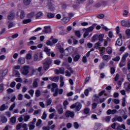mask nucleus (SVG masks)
I'll return each instance as SVG.
<instances>
[{"label":"nucleus","mask_w":130,"mask_h":130,"mask_svg":"<svg viewBox=\"0 0 130 130\" xmlns=\"http://www.w3.org/2000/svg\"><path fill=\"white\" fill-rule=\"evenodd\" d=\"M26 107H32V101H30L29 102L26 104Z\"/></svg>","instance_id":"56"},{"label":"nucleus","mask_w":130,"mask_h":130,"mask_svg":"<svg viewBox=\"0 0 130 130\" xmlns=\"http://www.w3.org/2000/svg\"><path fill=\"white\" fill-rule=\"evenodd\" d=\"M43 54H42V53L41 52H38L36 53L34 55V59L35 61H39V60H40L41 58H42Z\"/></svg>","instance_id":"4"},{"label":"nucleus","mask_w":130,"mask_h":130,"mask_svg":"<svg viewBox=\"0 0 130 130\" xmlns=\"http://www.w3.org/2000/svg\"><path fill=\"white\" fill-rule=\"evenodd\" d=\"M97 17L98 18H99V19H103V18L105 17V15H104V14H101L98 15Z\"/></svg>","instance_id":"61"},{"label":"nucleus","mask_w":130,"mask_h":130,"mask_svg":"<svg viewBox=\"0 0 130 130\" xmlns=\"http://www.w3.org/2000/svg\"><path fill=\"white\" fill-rule=\"evenodd\" d=\"M43 15V13L42 12H39L37 14H36V17L37 18H40L41 16Z\"/></svg>","instance_id":"57"},{"label":"nucleus","mask_w":130,"mask_h":130,"mask_svg":"<svg viewBox=\"0 0 130 130\" xmlns=\"http://www.w3.org/2000/svg\"><path fill=\"white\" fill-rule=\"evenodd\" d=\"M18 62L21 64H23V63H25V58L20 57L18 59Z\"/></svg>","instance_id":"28"},{"label":"nucleus","mask_w":130,"mask_h":130,"mask_svg":"<svg viewBox=\"0 0 130 130\" xmlns=\"http://www.w3.org/2000/svg\"><path fill=\"white\" fill-rule=\"evenodd\" d=\"M28 18H29V19H32L33 17H34V12H31L27 14Z\"/></svg>","instance_id":"48"},{"label":"nucleus","mask_w":130,"mask_h":130,"mask_svg":"<svg viewBox=\"0 0 130 130\" xmlns=\"http://www.w3.org/2000/svg\"><path fill=\"white\" fill-rule=\"evenodd\" d=\"M69 31L66 29H63L60 31V35H66V34H68Z\"/></svg>","instance_id":"37"},{"label":"nucleus","mask_w":130,"mask_h":130,"mask_svg":"<svg viewBox=\"0 0 130 130\" xmlns=\"http://www.w3.org/2000/svg\"><path fill=\"white\" fill-rule=\"evenodd\" d=\"M8 19L10 21H12V20H14V19H15V13H10L8 16Z\"/></svg>","instance_id":"18"},{"label":"nucleus","mask_w":130,"mask_h":130,"mask_svg":"<svg viewBox=\"0 0 130 130\" xmlns=\"http://www.w3.org/2000/svg\"><path fill=\"white\" fill-rule=\"evenodd\" d=\"M63 21L64 23H68L69 21H70V18L69 17H64L63 18Z\"/></svg>","instance_id":"59"},{"label":"nucleus","mask_w":130,"mask_h":130,"mask_svg":"<svg viewBox=\"0 0 130 130\" xmlns=\"http://www.w3.org/2000/svg\"><path fill=\"white\" fill-rule=\"evenodd\" d=\"M55 73L56 75H59V74L63 75L64 74V68H60L59 70L56 69L55 70Z\"/></svg>","instance_id":"7"},{"label":"nucleus","mask_w":130,"mask_h":130,"mask_svg":"<svg viewBox=\"0 0 130 130\" xmlns=\"http://www.w3.org/2000/svg\"><path fill=\"white\" fill-rule=\"evenodd\" d=\"M122 26L123 27H130V20H122L121 21Z\"/></svg>","instance_id":"6"},{"label":"nucleus","mask_w":130,"mask_h":130,"mask_svg":"<svg viewBox=\"0 0 130 130\" xmlns=\"http://www.w3.org/2000/svg\"><path fill=\"white\" fill-rule=\"evenodd\" d=\"M97 40H98V35H94L92 38V42H95V41H97Z\"/></svg>","instance_id":"35"},{"label":"nucleus","mask_w":130,"mask_h":130,"mask_svg":"<svg viewBox=\"0 0 130 130\" xmlns=\"http://www.w3.org/2000/svg\"><path fill=\"white\" fill-rule=\"evenodd\" d=\"M126 101V100L125 98H123L122 101V106H123V107H125V106H126V104L125 103Z\"/></svg>","instance_id":"39"},{"label":"nucleus","mask_w":130,"mask_h":130,"mask_svg":"<svg viewBox=\"0 0 130 130\" xmlns=\"http://www.w3.org/2000/svg\"><path fill=\"white\" fill-rule=\"evenodd\" d=\"M20 19H24L25 18V11L22 10L20 12Z\"/></svg>","instance_id":"38"},{"label":"nucleus","mask_w":130,"mask_h":130,"mask_svg":"<svg viewBox=\"0 0 130 130\" xmlns=\"http://www.w3.org/2000/svg\"><path fill=\"white\" fill-rule=\"evenodd\" d=\"M60 87L61 88L64 86V81H63V77L62 76H60Z\"/></svg>","instance_id":"14"},{"label":"nucleus","mask_w":130,"mask_h":130,"mask_svg":"<svg viewBox=\"0 0 130 130\" xmlns=\"http://www.w3.org/2000/svg\"><path fill=\"white\" fill-rule=\"evenodd\" d=\"M100 50L101 51V56H103V55H104V53H105V48H100Z\"/></svg>","instance_id":"32"},{"label":"nucleus","mask_w":130,"mask_h":130,"mask_svg":"<svg viewBox=\"0 0 130 130\" xmlns=\"http://www.w3.org/2000/svg\"><path fill=\"white\" fill-rule=\"evenodd\" d=\"M128 56V53L126 52L125 53L122 57V61H125L126 60V58Z\"/></svg>","instance_id":"27"},{"label":"nucleus","mask_w":130,"mask_h":130,"mask_svg":"<svg viewBox=\"0 0 130 130\" xmlns=\"http://www.w3.org/2000/svg\"><path fill=\"white\" fill-rule=\"evenodd\" d=\"M11 122L12 123H15L16 122V118L15 117H12L11 118Z\"/></svg>","instance_id":"64"},{"label":"nucleus","mask_w":130,"mask_h":130,"mask_svg":"<svg viewBox=\"0 0 130 130\" xmlns=\"http://www.w3.org/2000/svg\"><path fill=\"white\" fill-rule=\"evenodd\" d=\"M52 102V101H51V99H49L46 101V105L47 106H48L49 105H50V104H51Z\"/></svg>","instance_id":"49"},{"label":"nucleus","mask_w":130,"mask_h":130,"mask_svg":"<svg viewBox=\"0 0 130 130\" xmlns=\"http://www.w3.org/2000/svg\"><path fill=\"white\" fill-rule=\"evenodd\" d=\"M35 95L37 97H40V95H41V91L39 90H37L35 92Z\"/></svg>","instance_id":"45"},{"label":"nucleus","mask_w":130,"mask_h":130,"mask_svg":"<svg viewBox=\"0 0 130 130\" xmlns=\"http://www.w3.org/2000/svg\"><path fill=\"white\" fill-rule=\"evenodd\" d=\"M106 51L108 54H111V53H112V48L110 47H108L106 48Z\"/></svg>","instance_id":"29"},{"label":"nucleus","mask_w":130,"mask_h":130,"mask_svg":"<svg viewBox=\"0 0 130 130\" xmlns=\"http://www.w3.org/2000/svg\"><path fill=\"white\" fill-rule=\"evenodd\" d=\"M9 108V106H6V105L3 104L0 107V111H4V110H6V109H8Z\"/></svg>","instance_id":"21"},{"label":"nucleus","mask_w":130,"mask_h":130,"mask_svg":"<svg viewBox=\"0 0 130 130\" xmlns=\"http://www.w3.org/2000/svg\"><path fill=\"white\" fill-rule=\"evenodd\" d=\"M81 108H82V104L80 103H76V111H80V110H81Z\"/></svg>","instance_id":"13"},{"label":"nucleus","mask_w":130,"mask_h":130,"mask_svg":"<svg viewBox=\"0 0 130 130\" xmlns=\"http://www.w3.org/2000/svg\"><path fill=\"white\" fill-rule=\"evenodd\" d=\"M80 57H81V55H76L74 58V61H78L80 59Z\"/></svg>","instance_id":"42"},{"label":"nucleus","mask_w":130,"mask_h":130,"mask_svg":"<svg viewBox=\"0 0 130 130\" xmlns=\"http://www.w3.org/2000/svg\"><path fill=\"white\" fill-rule=\"evenodd\" d=\"M28 126L29 130L34 129V128H35V124L32 123V122H29Z\"/></svg>","instance_id":"25"},{"label":"nucleus","mask_w":130,"mask_h":130,"mask_svg":"<svg viewBox=\"0 0 130 130\" xmlns=\"http://www.w3.org/2000/svg\"><path fill=\"white\" fill-rule=\"evenodd\" d=\"M99 68L100 69V70H103V69H104V68H105V63L104 62H102L100 64V65L99 66Z\"/></svg>","instance_id":"36"},{"label":"nucleus","mask_w":130,"mask_h":130,"mask_svg":"<svg viewBox=\"0 0 130 130\" xmlns=\"http://www.w3.org/2000/svg\"><path fill=\"white\" fill-rule=\"evenodd\" d=\"M112 60H114V61H119V60H120V57L119 56H118L113 58Z\"/></svg>","instance_id":"50"},{"label":"nucleus","mask_w":130,"mask_h":130,"mask_svg":"<svg viewBox=\"0 0 130 130\" xmlns=\"http://www.w3.org/2000/svg\"><path fill=\"white\" fill-rule=\"evenodd\" d=\"M101 123H95L94 124V126L93 127L94 130H98L99 129V127H101Z\"/></svg>","instance_id":"20"},{"label":"nucleus","mask_w":130,"mask_h":130,"mask_svg":"<svg viewBox=\"0 0 130 130\" xmlns=\"http://www.w3.org/2000/svg\"><path fill=\"white\" fill-rule=\"evenodd\" d=\"M30 118V117L29 115H25L23 118V120L26 122L28 121V120H29Z\"/></svg>","instance_id":"40"},{"label":"nucleus","mask_w":130,"mask_h":130,"mask_svg":"<svg viewBox=\"0 0 130 130\" xmlns=\"http://www.w3.org/2000/svg\"><path fill=\"white\" fill-rule=\"evenodd\" d=\"M124 87L126 91H130V83L128 84V83H125Z\"/></svg>","instance_id":"24"},{"label":"nucleus","mask_w":130,"mask_h":130,"mask_svg":"<svg viewBox=\"0 0 130 130\" xmlns=\"http://www.w3.org/2000/svg\"><path fill=\"white\" fill-rule=\"evenodd\" d=\"M26 111H27L28 113H33V111H34V109H33V108L32 107H27L26 108Z\"/></svg>","instance_id":"33"},{"label":"nucleus","mask_w":130,"mask_h":130,"mask_svg":"<svg viewBox=\"0 0 130 130\" xmlns=\"http://www.w3.org/2000/svg\"><path fill=\"white\" fill-rule=\"evenodd\" d=\"M104 38V34H100L99 36H98V39L100 42H102L103 41Z\"/></svg>","instance_id":"31"},{"label":"nucleus","mask_w":130,"mask_h":130,"mask_svg":"<svg viewBox=\"0 0 130 130\" xmlns=\"http://www.w3.org/2000/svg\"><path fill=\"white\" fill-rule=\"evenodd\" d=\"M75 35L78 37L79 38H80V37H81V32H80V31L79 30H77L75 31Z\"/></svg>","instance_id":"53"},{"label":"nucleus","mask_w":130,"mask_h":130,"mask_svg":"<svg viewBox=\"0 0 130 130\" xmlns=\"http://www.w3.org/2000/svg\"><path fill=\"white\" fill-rule=\"evenodd\" d=\"M48 3L46 7H48V10L49 12H53L55 11V6L53 5V1L52 0H47Z\"/></svg>","instance_id":"1"},{"label":"nucleus","mask_w":130,"mask_h":130,"mask_svg":"<svg viewBox=\"0 0 130 130\" xmlns=\"http://www.w3.org/2000/svg\"><path fill=\"white\" fill-rule=\"evenodd\" d=\"M102 58L104 59V60L107 61L109 60V59L111 58V56H109V55H104L103 56Z\"/></svg>","instance_id":"23"},{"label":"nucleus","mask_w":130,"mask_h":130,"mask_svg":"<svg viewBox=\"0 0 130 130\" xmlns=\"http://www.w3.org/2000/svg\"><path fill=\"white\" fill-rule=\"evenodd\" d=\"M121 128H123V129H125V125H124V124H122L121 125H119L117 127V130L121 129Z\"/></svg>","instance_id":"47"},{"label":"nucleus","mask_w":130,"mask_h":130,"mask_svg":"<svg viewBox=\"0 0 130 130\" xmlns=\"http://www.w3.org/2000/svg\"><path fill=\"white\" fill-rule=\"evenodd\" d=\"M14 107H16V104L15 103H14L13 104H12L10 108H9V110L10 111H12V110H13V109H14Z\"/></svg>","instance_id":"58"},{"label":"nucleus","mask_w":130,"mask_h":130,"mask_svg":"<svg viewBox=\"0 0 130 130\" xmlns=\"http://www.w3.org/2000/svg\"><path fill=\"white\" fill-rule=\"evenodd\" d=\"M110 73L112 75H113L115 73V68L112 67L110 69Z\"/></svg>","instance_id":"60"},{"label":"nucleus","mask_w":130,"mask_h":130,"mask_svg":"<svg viewBox=\"0 0 130 130\" xmlns=\"http://www.w3.org/2000/svg\"><path fill=\"white\" fill-rule=\"evenodd\" d=\"M47 17L48 19H52V18L55 17V14L53 13L49 12L47 15Z\"/></svg>","instance_id":"16"},{"label":"nucleus","mask_w":130,"mask_h":130,"mask_svg":"<svg viewBox=\"0 0 130 130\" xmlns=\"http://www.w3.org/2000/svg\"><path fill=\"white\" fill-rule=\"evenodd\" d=\"M4 91V84H0V93H2Z\"/></svg>","instance_id":"63"},{"label":"nucleus","mask_w":130,"mask_h":130,"mask_svg":"<svg viewBox=\"0 0 130 130\" xmlns=\"http://www.w3.org/2000/svg\"><path fill=\"white\" fill-rule=\"evenodd\" d=\"M44 29H45L43 31V32L45 33H50V32H51V28H50V27L49 26H45Z\"/></svg>","instance_id":"15"},{"label":"nucleus","mask_w":130,"mask_h":130,"mask_svg":"<svg viewBox=\"0 0 130 130\" xmlns=\"http://www.w3.org/2000/svg\"><path fill=\"white\" fill-rule=\"evenodd\" d=\"M40 81V80H39V79H38V78L36 79L34 81V82L32 83L33 88H37V87H38V82Z\"/></svg>","instance_id":"12"},{"label":"nucleus","mask_w":130,"mask_h":130,"mask_svg":"<svg viewBox=\"0 0 130 130\" xmlns=\"http://www.w3.org/2000/svg\"><path fill=\"white\" fill-rule=\"evenodd\" d=\"M8 69H6L5 70H0V74H2V77H5V76H6V75H7V74H8Z\"/></svg>","instance_id":"17"},{"label":"nucleus","mask_w":130,"mask_h":130,"mask_svg":"<svg viewBox=\"0 0 130 130\" xmlns=\"http://www.w3.org/2000/svg\"><path fill=\"white\" fill-rule=\"evenodd\" d=\"M45 62L44 63L43 67L45 71H47L52 62V60L49 58H47L45 60Z\"/></svg>","instance_id":"2"},{"label":"nucleus","mask_w":130,"mask_h":130,"mask_svg":"<svg viewBox=\"0 0 130 130\" xmlns=\"http://www.w3.org/2000/svg\"><path fill=\"white\" fill-rule=\"evenodd\" d=\"M46 117H47V115L45 112H44L41 118L42 119H46Z\"/></svg>","instance_id":"54"},{"label":"nucleus","mask_w":130,"mask_h":130,"mask_svg":"<svg viewBox=\"0 0 130 130\" xmlns=\"http://www.w3.org/2000/svg\"><path fill=\"white\" fill-rule=\"evenodd\" d=\"M90 112V109L88 108H86L83 110V113L84 114H88Z\"/></svg>","instance_id":"43"},{"label":"nucleus","mask_w":130,"mask_h":130,"mask_svg":"<svg viewBox=\"0 0 130 130\" xmlns=\"http://www.w3.org/2000/svg\"><path fill=\"white\" fill-rule=\"evenodd\" d=\"M119 38L117 39L116 41V45H118V46H121L122 45V35L121 34H119Z\"/></svg>","instance_id":"5"},{"label":"nucleus","mask_w":130,"mask_h":130,"mask_svg":"<svg viewBox=\"0 0 130 130\" xmlns=\"http://www.w3.org/2000/svg\"><path fill=\"white\" fill-rule=\"evenodd\" d=\"M16 128L17 130H28L27 124L26 123H19L17 125Z\"/></svg>","instance_id":"3"},{"label":"nucleus","mask_w":130,"mask_h":130,"mask_svg":"<svg viewBox=\"0 0 130 130\" xmlns=\"http://www.w3.org/2000/svg\"><path fill=\"white\" fill-rule=\"evenodd\" d=\"M0 117L1 119L0 121V124H2V123H5V122H7V121H8V119L7 118V117H6V116L1 115Z\"/></svg>","instance_id":"11"},{"label":"nucleus","mask_w":130,"mask_h":130,"mask_svg":"<svg viewBox=\"0 0 130 130\" xmlns=\"http://www.w3.org/2000/svg\"><path fill=\"white\" fill-rule=\"evenodd\" d=\"M116 120H117V121H119L120 122H122V121L123 120L122 117H121V116L117 117Z\"/></svg>","instance_id":"62"},{"label":"nucleus","mask_w":130,"mask_h":130,"mask_svg":"<svg viewBox=\"0 0 130 130\" xmlns=\"http://www.w3.org/2000/svg\"><path fill=\"white\" fill-rule=\"evenodd\" d=\"M23 75H28L29 74V66H26L23 67V71H22Z\"/></svg>","instance_id":"9"},{"label":"nucleus","mask_w":130,"mask_h":130,"mask_svg":"<svg viewBox=\"0 0 130 130\" xmlns=\"http://www.w3.org/2000/svg\"><path fill=\"white\" fill-rule=\"evenodd\" d=\"M56 109L59 114H62L63 113V110L62 109V106L61 105H57Z\"/></svg>","instance_id":"8"},{"label":"nucleus","mask_w":130,"mask_h":130,"mask_svg":"<svg viewBox=\"0 0 130 130\" xmlns=\"http://www.w3.org/2000/svg\"><path fill=\"white\" fill-rule=\"evenodd\" d=\"M31 19H24L23 21V23L24 24H28V23H30L31 22Z\"/></svg>","instance_id":"51"},{"label":"nucleus","mask_w":130,"mask_h":130,"mask_svg":"<svg viewBox=\"0 0 130 130\" xmlns=\"http://www.w3.org/2000/svg\"><path fill=\"white\" fill-rule=\"evenodd\" d=\"M66 116L67 117H74L75 116V113L71 111H68L66 113Z\"/></svg>","instance_id":"10"},{"label":"nucleus","mask_w":130,"mask_h":130,"mask_svg":"<svg viewBox=\"0 0 130 130\" xmlns=\"http://www.w3.org/2000/svg\"><path fill=\"white\" fill-rule=\"evenodd\" d=\"M58 77H50L49 79L53 82H58Z\"/></svg>","instance_id":"34"},{"label":"nucleus","mask_w":130,"mask_h":130,"mask_svg":"<svg viewBox=\"0 0 130 130\" xmlns=\"http://www.w3.org/2000/svg\"><path fill=\"white\" fill-rule=\"evenodd\" d=\"M32 0H23V5L24 6H29L31 4Z\"/></svg>","instance_id":"26"},{"label":"nucleus","mask_w":130,"mask_h":130,"mask_svg":"<svg viewBox=\"0 0 130 130\" xmlns=\"http://www.w3.org/2000/svg\"><path fill=\"white\" fill-rule=\"evenodd\" d=\"M93 30H94V27H93V26H90L86 29V30H87V31L88 33H90V32H92V31H93Z\"/></svg>","instance_id":"44"},{"label":"nucleus","mask_w":130,"mask_h":130,"mask_svg":"<svg viewBox=\"0 0 130 130\" xmlns=\"http://www.w3.org/2000/svg\"><path fill=\"white\" fill-rule=\"evenodd\" d=\"M125 61H122V59H121V60L119 63V67L120 68H122V67H124L125 66Z\"/></svg>","instance_id":"46"},{"label":"nucleus","mask_w":130,"mask_h":130,"mask_svg":"<svg viewBox=\"0 0 130 130\" xmlns=\"http://www.w3.org/2000/svg\"><path fill=\"white\" fill-rule=\"evenodd\" d=\"M56 90H57V92L58 94H61L62 93H63V89H58V88H56Z\"/></svg>","instance_id":"55"},{"label":"nucleus","mask_w":130,"mask_h":130,"mask_svg":"<svg viewBox=\"0 0 130 130\" xmlns=\"http://www.w3.org/2000/svg\"><path fill=\"white\" fill-rule=\"evenodd\" d=\"M40 4L42 7H46V5L48 4V2L47 0H41L40 1Z\"/></svg>","instance_id":"19"},{"label":"nucleus","mask_w":130,"mask_h":130,"mask_svg":"<svg viewBox=\"0 0 130 130\" xmlns=\"http://www.w3.org/2000/svg\"><path fill=\"white\" fill-rule=\"evenodd\" d=\"M44 51H45V52H46L47 54L49 56H50V49L48 48V47H45L44 49Z\"/></svg>","instance_id":"22"},{"label":"nucleus","mask_w":130,"mask_h":130,"mask_svg":"<svg viewBox=\"0 0 130 130\" xmlns=\"http://www.w3.org/2000/svg\"><path fill=\"white\" fill-rule=\"evenodd\" d=\"M26 59H31L32 58V54L31 53H28L26 56Z\"/></svg>","instance_id":"52"},{"label":"nucleus","mask_w":130,"mask_h":130,"mask_svg":"<svg viewBox=\"0 0 130 130\" xmlns=\"http://www.w3.org/2000/svg\"><path fill=\"white\" fill-rule=\"evenodd\" d=\"M13 74H14V75H15L16 77L20 78V73L18 72V71L13 70Z\"/></svg>","instance_id":"41"},{"label":"nucleus","mask_w":130,"mask_h":130,"mask_svg":"<svg viewBox=\"0 0 130 130\" xmlns=\"http://www.w3.org/2000/svg\"><path fill=\"white\" fill-rule=\"evenodd\" d=\"M100 47H101V42L100 41L98 42L94 45V48H95V49H98Z\"/></svg>","instance_id":"30"}]
</instances>
